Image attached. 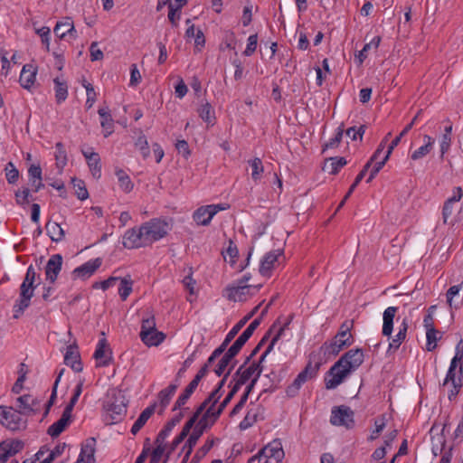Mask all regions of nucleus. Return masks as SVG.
<instances>
[{
    "instance_id": "obj_13",
    "label": "nucleus",
    "mask_w": 463,
    "mask_h": 463,
    "mask_svg": "<svg viewBox=\"0 0 463 463\" xmlns=\"http://www.w3.org/2000/svg\"><path fill=\"white\" fill-rule=\"evenodd\" d=\"M246 364L247 363L245 362L244 364L241 365L234 375V377H238L236 383L241 386L245 384L253 375H255L254 377H257L258 380L263 371V367L260 361L258 363H252L248 367H245Z\"/></svg>"
},
{
    "instance_id": "obj_57",
    "label": "nucleus",
    "mask_w": 463,
    "mask_h": 463,
    "mask_svg": "<svg viewBox=\"0 0 463 463\" xmlns=\"http://www.w3.org/2000/svg\"><path fill=\"white\" fill-rule=\"evenodd\" d=\"M119 280L118 277H109L108 279H105L100 282H94L92 284V288L98 289L101 288L102 290H107L108 288L116 285L117 281Z\"/></svg>"
},
{
    "instance_id": "obj_14",
    "label": "nucleus",
    "mask_w": 463,
    "mask_h": 463,
    "mask_svg": "<svg viewBox=\"0 0 463 463\" xmlns=\"http://www.w3.org/2000/svg\"><path fill=\"white\" fill-rule=\"evenodd\" d=\"M35 288H28L25 285L20 286L19 298L14 305V318H18L24 312V310L30 306L31 298L33 296Z\"/></svg>"
},
{
    "instance_id": "obj_28",
    "label": "nucleus",
    "mask_w": 463,
    "mask_h": 463,
    "mask_svg": "<svg viewBox=\"0 0 463 463\" xmlns=\"http://www.w3.org/2000/svg\"><path fill=\"white\" fill-rule=\"evenodd\" d=\"M210 427H212V425L206 422L205 419H199L193 432L190 434L188 439L185 442L186 445H190V450H193L203 431Z\"/></svg>"
},
{
    "instance_id": "obj_59",
    "label": "nucleus",
    "mask_w": 463,
    "mask_h": 463,
    "mask_svg": "<svg viewBox=\"0 0 463 463\" xmlns=\"http://www.w3.org/2000/svg\"><path fill=\"white\" fill-rule=\"evenodd\" d=\"M30 190L27 187H24L22 190H18L15 193V201L19 205H24L29 203Z\"/></svg>"
},
{
    "instance_id": "obj_58",
    "label": "nucleus",
    "mask_w": 463,
    "mask_h": 463,
    "mask_svg": "<svg viewBox=\"0 0 463 463\" xmlns=\"http://www.w3.org/2000/svg\"><path fill=\"white\" fill-rule=\"evenodd\" d=\"M257 44H258V35L257 34L250 35L247 40V46L243 52V54L245 56H251L256 51Z\"/></svg>"
},
{
    "instance_id": "obj_18",
    "label": "nucleus",
    "mask_w": 463,
    "mask_h": 463,
    "mask_svg": "<svg viewBox=\"0 0 463 463\" xmlns=\"http://www.w3.org/2000/svg\"><path fill=\"white\" fill-rule=\"evenodd\" d=\"M281 251L271 250L266 253L263 259L260 261L259 271L264 277H269L271 275V271L275 267V264L278 262V259L280 256Z\"/></svg>"
},
{
    "instance_id": "obj_9",
    "label": "nucleus",
    "mask_w": 463,
    "mask_h": 463,
    "mask_svg": "<svg viewBox=\"0 0 463 463\" xmlns=\"http://www.w3.org/2000/svg\"><path fill=\"white\" fill-rule=\"evenodd\" d=\"M261 284L259 285H231L226 287L225 288V297L234 302H241L248 299L249 297L253 295L255 292H258Z\"/></svg>"
},
{
    "instance_id": "obj_5",
    "label": "nucleus",
    "mask_w": 463,
    "mask_h": 463,
    "mask_svg": "<svg viewBox=\"0 0 463 463\" xmlns=\"http://www.w3.org/2000/svg\"><path fill=\"white\" fill-rule=\"evenodd\" d=\"M284 458V451L279 442L273 441L261 449L256 455L249 458L248 463H280Z\"/></svg>"
},
{
    "instance_id": "obj_22",
    "label": "nucleus",
    "mask_w": 463,
    "mask_h": 463,
    "mask_svg": "<svg viewBox=\"0 0 463 463\" xmlns=\"http://www.w3.org/2000/svg\"><path fill=\"white\" fill-rule=\"evenodd\" d=\"M345 347L349 346L344 341L333 337L321 345L320 352L325 357L336 356Z\"/></svg>"
},
{
    "instance_id": "obj_1",
    "label": "nucleus",
    "mask_w": 463,
    "mask_h": 463,
    "mask_svg": "<svg viewBox=\"0 0 463 463\" xmlns=\"http://www.w3.org/2000/svg\"><path fill=\"white\" fill-rule=\"evenodd\" d=\"M364 355L362 349H351L344 354L339 360L329 369V378H325L327 390L335 389L353 372L357 370L364 363Z\"/></svg>"
},
{
    "instance_id": "obj_29",
    "label": "nucleus",
    "mask_w": 463,
    "mask_h": 463,
    "mask_svg": "<svg viewBox=\"0 0 463 463\" xmlns=\"http://www.w3.org/2000/svg\"><path fill=\"white\" fill-rule=\"evenodd\" d=\"M18 407L23 414L35 413L38 411L36 404L38 403L30 394H24L17 398Z\"/></svg>"
},
{
    "instance_id": "obj_48",
    "label": "nucleus",
    "mask_w": 463,
    "mask_h": 463,
    "mask_svg": "<svg viewBox=\"0 0 463 463\" xmlns=\"http://www.w3.org/2000/svg\"><path fill=\"white\" fill-rule=\"evenodd\" d=\"M345 130H344V125L341 124L337 128H336V131H335V137H332L328 142H326L324 146V150L326 149H332V148H335L339 146L341 140H342V137H343V134H344Z\"/></svg>"
},
{
    "instance_id": "obj_27",
    "label": "nucleus",
    "mask_w": 463,
    "mask_h": 463,
    "mask_svg": "<svg viewBox=\"0 0 463 463\" xmlns=\"http://www.w3.org/2000/svg\"><path fill=\"white\" fill-rule=\"evenodd\" d=\"M98 113L100 118V125L103 128L104 137H108L114 131V121L108 107L99 108Z\"/></svg>"
},
{
    "instance_id": "obj_34",
    "label": "nucleus",
    "mask_w": 463,
    "mask_h": 463,
    "mask_svg": "<svg viewBox=\"0 0 463 463\" xmlns=\"http://www.w3.org/2000/svg\"><path fill=\"white\" fill-rule=\"evenodd\" d=\"M446 424H444L441 431L436 435L431 436V451L435 457L440 455L446 445V438L444 436V430Z\"/></svg>"
},
{
    "instance_id": "obj_61",
    "label": "nucleus",
    "mask_w": 463,
    "mask_h": 463,
    "mask_svg": "<svg viewBox=\"0 0 463 463\" xmlns=\"http://www.w3.org/2000/svg\"><path fill=\"white\" fill-rule=\"evenodd\" d=\"M154 330H156L155 317H149L147 318H144L142 320L140 334H144V333L148 334Z\"/></svg>"
},
{
    "instance_id": "obj_36",
    "label": "nucleus",
    "mask_w": 463,
    "mask_h": 463,
    "mask_svg": "<svg viewBox=\"0 0 463 463\" xmlns=\"http://www.w3.org/2000/svg\"><path fill=\"white\" fill-rule=\"evenodd\" d=\"M89 169L94 179L99 180L101 177L100 156L98 153H89Z\"/></svg>"
},
{
    "instance_id": "obj_30",
    "label": "nucleus",
    "mask_w": 463,
    "mask_h": 463,
    "mask_svg": "<svg viewBox=\"0 0 463 463\" xmlns=\"http://www.w3.org/2000/svg\"><path fill=\"white\" fill-rule=\"evenodd\" d=\"M409 325L407 319H403L399 326V331L389 344L388 352L398 350L405 340Z\"/></svg>"
},
{
    "instance_id": "obj_46",
    "label": "nucleus",
    "mask_w": 463,
    "mask_h": 463,
    "mask_svg": "<svg viewBox=\"0 0 463 463\" xmlns=\"http://www.w3.org/2000/svg\"><path fill=\"white\" fill-rule=\"evenodd\" d=\"M56 165L58 168L61 169L67 163L66 151L64 149V146L58 142L55 146V153H54Z\"/></svg>"
},
{
    "instance_id": "obj_4",
    "label": "nucleus",
    "mask_w": 463,
    "mask_h": 463,
    "mask_svg": "<svg viewBox=\"0 0 463 463\" xmlns=\"http://www.w3.org/2000/svg\"><path fill=\"white\" fill-rule=\"evenodd\" d=\"M141 228L145 244L150 246L154 242L165 237L171 230V225L165 220L154 218L142 223Z\"/></svg>"
},
{
    "instance_id": "obj_38",
    "label": "nucleus",
    "mask_w": 463,
    "mask_h": 463,
    "mask_svg": "<svg viewBox=\"0 0 463 463\" xmlns=\"http://www.w3.org/2000/svg\"><path fill=\"white\" fill-rule=\"evenodd\" d=\"M197 386L198 384L195 382L191 381V383L184 389V392L179 395L178 399L175 402L173 410L176 411L178 409H181L182 406H184L187 402V401L194 393Z\"/></svg>"
},
{
    "instance_id": "obj_64",
    "label": "nucleus",
    "mask_w": 463,
    "mask_h": 463,
    "mask_svg": "<svg viewBox=\"0 0 463 463\" xmlns=\"http://www.w3.org/2000/svg\"><path fill=\"white\" fill-rule=\"evenodd\" d=\"M188 91V88L185 85L182 78L178 79L176 85L175 86V93L178 99H183Z\"/></svg>"
},
{
    "instance_id": "obj_33",
    "label": "nucleus",
    "mask_w": 463,
    "mask_h": 463,
    "mask_svg": "<svg viewBox=\"0 0 463 463\" xmlns=\"http://www.w3.org/2000/svg\"><path fill=\"white\" fill-rule=\"evenodd\" d=\"M47 235L54 242H60L65 236L64 230L55 222L49 221L45 225Z\"/></svg>"
},
{
    "instance_id": "obj_40",
    "label": "nucleus",
    "mask_w": 463,
    "mask_h": 463,
    "mask_svg": "<svg viewBox=\"0 0 463 463\" xmlns=\"http://www.w3.org/2000/svg\"><path fill=\"white\" fill-rule=\"evenodd\" d=\"M55 98L58 103L64 101L68 96V86L66 81L59 77L53 80Z\"/></svg>"
},
{
    "instance_id": "obj_6",
    "label": "nucleus",
    "mask_w": 463,
    "mask_h": 463,
    "mask_svg": "<svg viewBox=\"0 0 463 463\" xmlns=\"http://www.w3.org/2000/svg\"><path fill=\"white\" fill-rule=\"evenodd\" d=\"M319 370V364L313 365L311 362H309L304 370H302L295 378L293 383L289 384L286 389V394L288 398L296 397L302 385L307 381L315 378Z\"/></svg>"
},
{
    "instance_id": "obj_31",
    "label": "nucleus",
    "mask_w": 463,
    "mask_h": 463,
    "mask_svg": "<svg viewBox=\"0 0 463 463\" xmlns=\"http://www.w3.org/2000/svg\"><path fill=\"white\" fill-rule=\"evenodd\" d=\"M36 77V70L32 65H24L22 69L19 82L21 86L24 89H30Z\"/></svg>"
},
{
    "instance_id": "obj_24",
    "label": "nucleus",
    "mask_w": 463,
    "mask_h": 463,
    "mask_svg": "<svg viewBox=\"0 0 463 463\" xmlns=\"http://www.w3.org/2000/svg\"><path fill=\"white\" fill-rule=\"evenodd\" d=\"M398 311L397 307H387L383 314V328L382 334L384 336L390 337L393 331V319Z\"/></svg>"
},
{
    "instance_id": "obj_49",
    "label": "nucleus",
    "mask_w": 463,
    "mask_h": 463,
    "mask_svg": "<svg viewBox=\"0 0 463 463\" xmlns=\"http://www.w3.org/2000/svg\"><path fill=\"white\" fill-rule=\"evenodd\" d=\"M214 444L213 439L207 440L194 454L192 462L198 463L213 448Z\"/></svg>"
},
{
    "instance_id": "obj_43",
    "label": "nucleus",
    "mask_w": 463,
    "mask_h": 463,
    "mask_svg": "<svg viewBox=\"0 0 463 463\" xmlns=\"http://www.w3.org/2000/svg\"><path fill=\"white\" fill-rule=\"evenodd\" d=\"M441 338V334L436 328L426 331V350L433 351L437 347V342Z\"/></svg>"
},
{
    "instance_id": "obj_45",
    "label": "nucleus",
    "mask_w": 463,
    "mask_h": 463,
    "mask_svg": "<svg viewBox=\"0 0 463 463\" xmlns=\"http://www.w3.org/2000/svg\"><path fill=\"white\" fill-rule=\"evenodd\" d=\"M133 281L130 277H125L120 279V284L118 287V294L122 300H126L132 292Z\"/></svg>"
},
{
    "instance_id": "obj_50",
    "label": "nucleus",
    "mask_w": 463,
    "mask_h": 463,
    "mask_svg": "<svg viewBox=\"0 0 463 463\" xmlns=\"http://www.w3.org/2000/svg\"><path fill=\"white\" fill-rule=\"evenodd\" d=\"M461 288H462V283L461 284H458V285H454V286H451L447 293H446V298H447V303L449 305V307L452 309L453 307L454 308H458L459 306L458 305H455L454 302H453V298L455 296L458 295L459 291L461 290Z\"/></svg>"
},
{
    "instance_id": "obj_39",
    "label": "nucleus",
    "mask_w": 463,
    "mask_h": 463,
    "mask_svg": "<svg viewBox=\"0 0 463 463\" xmlns=\"http://www.w3.org/2000/svg\"><path fill=\"white\" fill-rule=\"evenodd\" d=\"M115 175L118 178V183L120 189L125 193H130L134 187L129 175L122 169L117 168Z\"/></svg>"
},
{
    "instance_id": "obj_55",
    "label": "nucleus",
    "mask_w": 463,
    "mask_h": 463,
    "mask_svg": "<svg viewBox=\"0 0 463 463\" xmlns=\"http://www.w3.org/2000/svg\"><path fill=\"white\" fill-rule=\"evenodd\" d=\"M346 160L345 157H331L330 164L328 167L330 168L329 173L331 175H335L339 172V170L346 165Z\"/></svg>"
},
{
    "instance_id": "obj_3",
    "label": "nucleus",
    "mask_w": 463,
    "mask_h": 463,
    "mask_svg": "<svg viewBox=\"0 0 463 463\" xmlns=\"http://www.w3.org/2000/svg\"><path fill=\"white\" fill-rule=\"evenodd\" d=\"M83 383V380L79 382V383L76 385L74 389V392L72 397L71 398L70 402L64 408L61 417L48 428L47 434L50 435L52 438H56L60 436V434L63 432L71 423V411L73 410L74 405L78 402L80 395L82 392Z\"/></svg>"
},
{
    "instance_id": "obj_11",
    "label": "nucleus",
    "mask_w": 463,
    "mask_h": 463,
    "mask_svg": "<svg viewBox=\"0 0 463 463\" xmlns=\"http://www.w3.org/2000/svg\"><path fill=\"white\" fill-rule=\"evenodd\" d=\"M330 422L335 426L353 429L354 426V411L345 405L334 407L331 411Z\"/></svg>"
},
{
    "instance_id": "obj_47",
    "label": "nucleus",
    "mask_w": 463,
    "mask_h": 463,
    "mask_svg": "<svg viewBox=\"0 0 463 463\" xmlns=\"http://www.w3.org/2000/svg\"><path fill=\"white\" fill-rule=\"evenodd\" d=\"M418 115L417 114L413 119L411 120V122L410 124H408L404 128L403 130L400 133L399 136H397L392 141V143L390 144V146H388V149H387V153L388 154H392V150L399 145V143L401 142V139L403 136H405L412 128V126L414 125L417 118H418Z\"/></svg>"
},
{
    "instance_id": "obj_56",
    "label": "nucleus",
    "mask_w": 463,
    "mask_h": 463,
    "mask_svg": "<svg viewBox=\"0 0 463 463\" xmlns=\"http://www.w3.org/2000/svg\"><path fill=\"white\" fill-rule=\"evenodd\" d=\"M73 187L76 188V194L80 200L87 199V189L85 187V183L83 180H80L77 178L71 179Z\"/></svg>"
},
{
    "instance_id": "obj_54",
    "label": "nucleus",
    "mask_w": 463,
    "mask_h": 463,
    "mask_svg": "<svg viewBox=\"0 0 463 463\" xmlns=\"http://www.w3.org/2000/svg\"><path fill=\"white\" fill-rule=\"evenodd\" d=\"M90 213H89V216L92 215L93 217H95L97 219L95 225H97V226L107 225V220L104 217L103 210L101 207L92 206V207H90Z\"/></svg>"
},
{
    "instance_id": "obj_25",
    "label": "nucleus",
    "mask_w": 463,
    "mask_h": 463,
    "mask_svg": "<svg viewBox=\"0 0 463 463\" xmlns=\"http://www.w3.org/2000/svg\"><path fill=\"white\" fill-rule=\"evenodd\" d=\"M260 325V319H254L248 327L241 333V335L235 340V342L231 346L234 351L238 354L241 350L242 346L246 344V342L252 335L253 332Z\"/></svg>"
},
{
    "instance_id": "obj_37",
    "label": "nucleus",
    "mask_w": 463,
    "mask_h": 463,
    "mask_svg": "<svg viewBox=\"0 0 463 463\" xmlns=\"http://www.w3.org/2000/svg\"><path fill=\"white\" fill-rule=\"evenodd\" d=\"M216 403H210L206 408V411L203 414L200 419H205V421L211 424L212 426L218 420L222 412L223 411V408L221 404H219L218 408H215Z\"/></svg>"
},
{
    "instance_id": "obj_8",
    "label": "nucleus",
    "mask_w": 463,
    "mask_h": 463,
    "mask_svg": "<svg viewBox=\"0 0 463 463\" xmlns=\"http://www.w3.org/2000/svg\"><path fill=\"white\" fill-rule=\"evenodd\" d=\"M21 411L0 406V423L11 430L25 429L26 420L21 416Z\"/></svg>"
},
{
    "instance_id": "obj_19",
    "label": "nucleus",
    "mask_w": 463,
    "mask_h": 463,
    "mask_svg": "<svg viewBox=\"0 0 463 463\" xmlns=\"http://www.w3.org/2000/svg\"><path fill=\"white\" fill-rule=\"evenodd\" d=\"M183 417L184 413L179 411L165 425L155 440L156 447L160 446L162 449H165V445L164 444L165 439L170 435L175 426L181 421Z\"/></svg>"
},
{
    "instance_id": "obj_12",
    "label": "nucleus",
    "mask_w": 463,
    "mask_h": 463,
    "mask_svg": "<svg viewBox=\"0 0 463 463\" xmlns=\"http://www.w3.org/2000/svg\"><path fill=\"white\" fill-rule=\"evenodd\" d=\"M122 244L127 249L146 247L141 225L127 230L122 237Z\"/></svg>"
},
{
    "instance_id": "obj_42",
    "label": "nucleus",
    "mask_w": 463,
    "mask_h": 463,
    "mask_svg": "<svg viewBox=\"0 0 463 463\" xmlns=\"http://www.w3.org/2000/svg\"><path fill=\"white\" fill-rule=\"evenodd\" d=\"M55 35L62 39L67 33L75 32L72 22L68 18L65 22H58L53 29Z\"/></svg>"
},
{
    "instance_id": "obj_10",
    "label": "nucleus",
    "mask_w": 463,
    "mask_h": 463,
    "mask_svg": "<svg viewBox=\"0 0 463 463\" xmlns=\"http://www.w3.org/2000/svg\"><path fill=\"white\" fill-rule=\"evenodd\" d=\"M228 208L229 205L226 203L203 205L194 211L193 219L197 225L207 226L217 213Z\"/></svg>"
},
{
    "instance_id": "obj_7",
    "label": "nucleus",
    "mask_w": 463,
    "mask_h": 463,
    "mask_svg": "<svg viewBox=\"0 0 463 463\" xmlns=\"http://www.w3.org/2000/svg\"><path fill=\"white\" fill-rule=\"evenodd\" d=\"M319 370V364L313 365L311 362H309L304 370H302L295 378L293 383L289 384L286 389V394L288 398L296 397L302 385L307 381L315 378Z\"/></svg>"
},
{
    "instance_id": "obj_20",
    "label": "nucleus",
    "mask_w": 463,
    "mask_h": 463,
    "mask_svg": "<svg viewBox=\"0 0 463 463\" xmlns=\"http://www.w3.org/2000/svg\"><path fill=\"white\" fill-rule=\"evenodd\" d=\"M62 257L60 254L52 255L47 261L45 267L46 279L51 283H54L58 274L61 269Z\"/></svg>"
},
{
    "instance_id": "obj_63",
    "label": "nucleus",
    "mask_w": 463,
    "mask_h": 463,
    "mask_svg": "<svg viewBox=\"0 0 463 463\" xmlns=\"http://www.w3.org/2000/svg\"><path fill=\"white\" fill-rule=\"evenodd\" d=\"M155 409H156V403L153 404V405H150L148 407H146L141 413L140 415L138 416V418L137 419V420H138L139 422H141L143 425H145L146 423V421L148 420V419L153 415V413L155 412Z\"/></svg>"
},
{
    "instance_id": "obj_62",
    "label": "nucleus",
    "mask_w": 463,
    "mask_h": 463,
    "mask_svg": "<svg viewBox=\"0 0 463 463\" xmlns=\"http://www.w3.org/2000/svg\"><path fill=\"white\" fill-rule=\"evenodd\" d=\"M248 317H244L243 319L240 320L231 330L230 332L226 335V338H227V341H232L235 336L236 335L240 332V330L243 327V326L245 325V323L247 322L248 320Z\"/></svg>"
},
{
    "instance_id": "obj_32",
    "label": "nucleus",
    "mask_w": 463,
    "mask_h": 463,
    "mask_svg": "<svg viewBox=\"0 0 463 463\" xmlns=\"http://www.w3.org/2000/svg\"><path fill=\"white\" fill-rule=\"evenodd\" d=\"M139 336L142 342L147 346H157L159 345L165 338L164 333L159 332L157 329L154 330L150 333L139 334Z\"/></svg>"
},
{
    "instance_id": "obj_51",
    "label": "nucleus",
    "mask_w": 463,
    "mask_h": 463,
    "mask_svg": "<svg viewBox=\"0 0 463 463\" xmlns=\"http://www.w3.org/2000/svg\"><path fill=\"white\" fill-rule=\"evenodd\" d=\"M390 156L391 155L386 152L384 156L380 161H378V159L374 161L375 164L373 166V168L371 169L370 175L366 180L367 183H370L376 176V175L380 172V170L383 167L385 163L388 161Z\"/></svg>"
},
{
    "instance_id": "obj_52",
    "label": "nucleus",
    "mask_w": 463,
    "mask_h": 463,
    "mask_svg": "<svg viewBox=\"0 0 463 463\" xmlns=\"http://www.w3.org/2000/svg\"><path fill=\"white\" fill-rule=\"evenodd\" d=\"M372 163L373 161H371V159L364 165V166L363 167V169L361 170V172L357 175V176L355 177L354 183L352 184V185L350 186L348 192H347V196H350L353 192L354 191V189L356 188V186L359 184V183L363 180V178L365 176L367 171L369 170V168L371 167L372 165Z\"/></svg>"
},
{
    "instance_id": "obj_53",
    "label": "nucleus",
    "mask_w": 463,
    "mask_h": 463,
    "mask_svg": "<svg viewBox=\"0 0 463 463\" xmlns=\"http://www.w3.org/2000/svg\"><path fill=\"white\" fill-rule=\"evenodd\" d=\"M6 180L9 184H15L19 177V171L12 162L7 163L5 168Z\"/></svg>"
},
{
    "instance_id": "obj_2",
    "label": "nucleus",
    "mask_w": 463,
    "mask_h": 463,
    "mask_svg": "<svg viewBox=\"0 0 463 463\" xmlns=\"http://www.w3.org/2000/svg\"><path fill=\"white\" fill-rule=\"evenodd\" d=\"M125 395L120 391L112 390L104 402L103 420L106 424H115L121 421L127 413Z\"/></svg>"
},
{
    "instance_id": "obj_41",
    "label": "nucleus",
    "mask_w": 463,
    "mask_h": 463,
    "mask_svg": "<svg viewBox=\"0 0 463 463\" xmlns=\"http://www.w3.org/2000/svg\"><path fill=\"white\" fill-rule=\"evenodd\" d=\"M200 118L208 125L213 126L215 121L214 109L209 102H205L198 109Z\"/></svg>"
},
{
    "instance_id": "obj_35",
    "label": "nucleus",
    "mask_w": 463,
    "mask_h": 463,
    "mask_svg": "<svg viewBox=\"0 0 463 463\" xmlns=\"http://www.w3.org/2000/svg\"><path fill=\"white\" fill-rule=\"evenodd\" d=\"M238 354L236 351H234L232 347H230L227 352L222 355L220 359L216 368L214 369V373L221 376L224 373L225 369L230 365L232 359Z\"/></svg>"
},
{
    "instance_id": "obj_16",
    "label": "nucleus",
    "mask_w": 463,
    "mask_h": 463,
    "mask_svg": "<svg viewBox=\"0 0 463 463\" xmlns=\"http://www.w3.org/2000/svg\"><path fill=\"white\" fill-rule=\"evenodd\" d=\"M97 366H107L112 359V353L105 337L99 340L96 350L93 354Z\"/></svg>"
},
{
    "instance_id": "obj_44",
    "label": "nucleus",
    "mask_w": 463,
    "mask_h": 463,
    "mask_svg": "<svg viewBox=\"0 0 463 463\" xmlns=\"http://www.w3.org/2000/svg\"><path fill=\"white\" fill-rule=\"evenodd\" d=\"M249 165H250L251 170H252L251 171V178L255 182L259 181L261 178L262 174L264 172V166H263L261 159L259 157H255L252 160L249 161Z\"/></svg>"
},
{
    "instance_id": "obj_17",
    "label": "nucleus",
    "mask_w": 463,
    "mask_h": 463,
    "mask_svg": "<svg viewBox=\"0 0 463 463\" xmlns=\"http://www.w3.org/2000/svg\"><path fill=\"white\" fill-rule=\"evenodd\" d=\"M462 196V188L460 186L454 187L452 190V195L444 202L442 208V218L444 223H447L448 219L452 215L454 212V204L459 202Z\"/></svg>"
},
{
    "instance_id": "obj_15",
    "label": "nucleus",
    "mask_w": 463,
    "mask_h": 463,
    "mask_svg": "<svg viewBox=\"0 0 463 463\" xmlns=\"http://www.w3.org/2000/svg\"><path fill=\"white\" fill-rule=\"evenodd\" d=\"M24 442L16 439H6L0 442V463H5L8 458L24 449Z\"/></svg>"
},
{
    "instance_id": "obj_23",
    "label": "nucleus",
    "mask_w": 463,
    "mask_h": 463,
    "mask_svg": "<svg viewBox=\"0 0 463 463\" xmlns=\"http://www.w3.org/2000/svg\"><path fill=\"white\" fill-rule=\"evenodd\" d=\"M449 384L451 385V389L449 390V399L451 401L458 395L459 389L462 386L461 375L457 376L456 371L448 370L446 377L443 381V386H447Z\"/></svg>"
},
{
    "instance_id": "obj_60",
    "label": "nucleus",
    "mask_w": 463,
    "mask_h": 463,
    "mask_svg": "<svg viewBox=\"0 0 463 463\" xmlns=\"http://www.w3.org/2000/svg\"><path fill=\"white\" fill-rule=\"evenodd\" d=\"M432 149L433 146L424 144L411 154V158L414 161L421 159L426 156Z\"/></svg>"
},
{
    "instance_id": "obj_21",
    "label": "nucleus",
    "mask_w": 463,
    "mask_h": 463,
    "mask_svg": "<svg viewBox=\"0 0 463 463\" xmlns=\"http://www.w3.org/2000/svg\"><path fill=\"white\" fill-rule=\"evenodd\" d=\"M64 363L66 365L71 367V369L77 373L83 370V364L80 360V355L78 351V347L75 345H69L64 355Z\"/></svg>"
},
{
    "instance_id": "obj_26",
    "label": "nucleus",
    "mask_w": 463,
    "mask_h": 463,
    "mask_svg": "<svg viewBox=\"0 0 463 463\" xmlns=\"http://www.w3.org/2000/svg\"><path fill=\"white\" fill-rule=\"evenodd\" d=\"M263 412V408L260 405H256L248 410L247 414L243 418V420L240 422V429L244 430L250 428L259 418L261 416Z\"/></svg>"
}]
</instances>
